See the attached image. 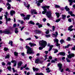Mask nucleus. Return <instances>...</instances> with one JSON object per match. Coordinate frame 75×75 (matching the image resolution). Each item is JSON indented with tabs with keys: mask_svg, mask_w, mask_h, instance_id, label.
<instances>
[{
	"mask_svg": "<svg viewBox=\"0 0 75 75\" xmlns=\"http://www.w3.org/2000/svg\"><path fill=\"white\" fill-rule=\"evenodd\" d=\"M66 60L67 61V62H71V61L69 60L68 58H66Z\"/></svg>",
	"mask_w": 75,
	"mask_h": 75,
	"instance_id": "36",
	"label": "nucleus"
},
{
	"mask_svg": "<svg viewBox=\"0 0 75 75\" xmlns=\"http://www.w3.org/2000/svg\"><path fill=\"white\" fill-rule=\"evenodd\" d=\"M61 21V19H57L56 20L55 22H56V23H58V22H59V21Z\"/></svg>",
	"mask_w": 75,
	"mask_h": 75,
	"instance_id": "39",
	"label": "nucleus"
},
{
	"mask_svg": "<svg viewBox=\"0 0 75 75\" xmlns=\"http://www.w3.org/2000/svg\"><path fill=\"white\" fill-rule=\"evenodd\" d=\"M10 20H11V19H6V23H7V21H10Z\"/></svg>",
	"mask_w": 75,
	"mask_h": 75,
	"instance_id": "49",
	"label": "nucleus"
},
{
	"mask_svg": "<svg viewBox=\"0 0 75 75\" xmlns=\"http://www.w3.org/2000/svg\"><path fill=\"white\" fill-rule=\"evenodd\" d=\"M50 7V6L46 5L42 6V8L44 10V11H42V14H45L46 13V16L49 18H50L52 17V16L51 15L52 13H51V12L50 11H47V9H49Z\"/></svg>",
	"mask_w": 75,
	"mask_h": 75,
	"instance_id": "1",
	"label": "nucleus"
},
{
	"mask_svg": "<svg viewBox=\"0 0 75 75\" xmlns=\"http://www.w3.org/2000/svg\"><path fill=\"white\" fill-rule=\"evenodd\" d=\"M7 68L9 71H11V67H8Z\"/></svg>",
	"mask_w": 75,
	"mask_h": 75,
	"instance_id": "38",
	"label": "nucleus"
},
{
	"mask_svg": "<svg viewBox=\"0 0 75 75\" xmlns=\"http://www.w3.org/2000/svg\"><path fill=\"white\" fill-rule=\"evenodd\" d=\"M29 45H30L31 47H34V46H36V44H35L32 43L31 42H30L29 43Z\"/></svg>",
	"mask_w": 75,
	"mask_h": 75,
	"instance_id": "17",
	"label": "nucleus"
},
{
	"mask_svg": "<svg viewBox=\"0 0 75 75\" xmlns=\"http://www.w3.org/2000/svg\"><path fill=\"white\" fill-rule=\"evenodd\" d=\"M11 65V62H8L7 64H6V65Z\"/></svg>",
	"mask_w": 75,
	"mask_h": 75,
	"instance_id": "46",
	"label": "nucleus"
},
{
	"mask_svg": "<svg viewBox=\"0 0 75 75\" xmlns=\"http://www.w3.org/2000/svg\"><path fill=\"white\" fill-rule=\"evenodd\" d=\"M1 33H4V34H11V33H10V31L9 30H6L4 31H2V30H0V34Z\"/></svg>",
	"mask_w": 75,
	"mask_h": 75,
	"instance_id": "4",
	"label": "nucleus"
},
{
	"mask_svg": "<svg viewBox=\"0 0 75 75\" xmlns=\"http://www.w3.org/2000/svg\"><path fill=\"white\" fill-rule=\"evenodd\" d=\"M2 65H3V66H4V65H6V64L5 63H4V62H2Z\"/></svg>",
	"mask_w": 75,
	"mask_h": 75,
	"instance_id": "52",
	"label": "nucleus"
},
{
	"mask_svg": "<svg viewBox=\"0 0 75 75\" xmlns=\"http://www.w3.org/2000/svg\"><path fill=\"white\" fill-rule=\"evenodd\" d=\"M25 48L26 49H28L27 51V54H34V52L33 51L31 48L30 47L27 46H26Z\"/></svg>",
	"mask_w": 75,
	"mask_h": 75,
	"instance_id": "3",
	"label": "nucleus"
},
{
	"mask_svg": "<svg viewBox=\"0 0 75 75\" xmlns=\"http://www.w3.org/2000/svg\"><path fill=\"white\" fill-rule=\"evenodd\" d=\"M55 26H53L52 29L53 31H55Z\"/></svg>",
	"mask_w": 75,
	"mask_h": 75,
	"instance_id": "44",
	"label": "nucleus"
},
{
	"mask_svg": "<svg viewBox=\"0 0 75 75\" xmlns=\"http://www.w3.org/2000/svg\"><path fill=\"white\" fill-rule=\"evenodd\" d=\"M12 70L13 72H16V70H15V69L14 68H12Z\"/></svg>",
	"mask_w": 75,
	"mask_h": 75,
	"instance_id": "56",
	"label": "nucleus"
},
{
	"mask_svg": "<svg viewBox=\"0 0 75 75\" xmlns=\"http://www.w3.org/2000/svg\"><path fill=\"white\" fill-rule=\"evenodd\" d=\"M11 62L13 63V67H16L17 65V62L16 60H12L11 61Z\"/></svg>",
	"mask_w": 75,
	"mask_h": 75,
	"instance_id": "12",
	"label": "nucleus"
},
{
	"mask_svg": "<svg viewBox=\"0 0 75 75\" xmlns=\"http://www.w3.org/2000/svg\"><path fill=\"white\" fill-rule=\"evenodd\" d=\"M22 64H23V62H20L18 63V65L19 66H21V65H22Z\"/></svg>",
	"mask_w": 75,
	"mask_h": 75,
	"instance_id": "29",
	"label": "nucleus"
},
{
	"mask_svg": "<svg viewBox=\"0 0 75 75\" xmlns=\"http://www.w3.org/2000/svg\"><path fill=\"white\" fill-rule=\"evenodd\" d=\"M35 33L36 34H42V32L39 30H35L34 31Z\"/></svg>",
	"mask_w": 75,
	"mask_h": 75,
	"instance_id": "8",
	"label": "nucleus"
},
{
	"mask_svg": "<svg viewBox=\"0 0 75 75\" xmlns=\"http://www.w3.org/2000/svg\"><path fill=\"white\" fill-rule=\"evenodd\" d=\"M9 55H7L5 57V59H6L7 58H9Z\"/></svg>",
	"mask_w": 75,
	"mask_h": 75,
	"instance_id": "43",
	"label": "nucleus"
},
{
	"mask_svg": "<svg viewBox=\"0 0 75 75\" xmlns=\"http://www.w3.org/2000/svg\"><path fill=\"white\" fill-rule=\"evenodd\" d=\"M44 1V0H39L38 1H37L36 3L37 4L38 6H40L41 3H42Z\"/></svg>",
	"mask_w": 75,
	"mask_h": 75,
	"instance_id": "6",
	"label": "nucleus"
},
{
	"mask_svg": "<svg viewBox=\"0 0 75 75\" xmlns=\"http://www.w3.org/2000/svg\"><path fill=\"white\" fill-rule=\"evenodd\" d=\"M54 46L53 45H52L50 46V48L49 50V51L50 52L52 50V47H53Z\"/></svg>",
	"mask_w": 75,
	"mask_h": 75,
	"instance_id": "24",
	"label": "nucleus"
},
{
	"mask_svg": "<svg viewBox=\"0 0 75 75\" xmlns=\"http://www.w3.org/2000/svg\"><path fill=\"white\" fill-rule=\"evenodd\" d=\"M35 75H43V74H42V73H36Z\"/></svg>",
	"mask_w": 75,
	"mask_h": 75,
	"instance_id": "33",
	"label": "nucleus"
},
{
	"mask_svg": "<svg viewBox=\"0 0 75 75\" xmlns=\"http://www.w3.org/2000/svg\"><path fill=\"white\" fill-rule=\"evenodd\" d=\"M57 66L59 68V70H61V69L62 68V64L61 63H59Z\"/></svg>",
	"mask_w": 75,
	"mask_h": 75,
	"instance_id": "14",
	"label": "nucleus"
},
{
	"mask_svg": "<svg viewBox=\"0 0 75 75\" xmlns=\"http://www.w3.org/2000/svg\"><path fill=\"white\" fill-rule=\"evenodd\" d=\"M33 69L34 71H38V70H39V69L37 68H35L34 67L33 68Z\"/></svg>",
	"mask_w": 75,
	"mask_h": 75,
	"instance_id": "21",
	"label": "nucleus"
},
{
	"mask_svg": "<svg viewBox=\"0 0 75 75\" xmlns=\"http://www.w3.org/2000/svg\"><path fill=\"white\" fill-rule=\"evenodd\" d=\"M16 26H17V24H16V23H14L13 24V27L14 28H15L16 27Z\"/></svg>",
	"mask_w": 75,
	"mask_h": 75,
	"instance_id": "48",
	"label": "nucleus"
},
{
	"mask_svg": "<svg viewBox=\"0 0 75 75\" xmlns=\"http://www.w3.org/2000/svg\"><path fill=\"white\" fill-rule=\"evenodd\" d=\"M58 51V50H57V49L55 50V51L54 52V53H57V52Z\"/></svg>",
	"mask_w": 75,
	"mask_h": 75,
	"instance_id": "53",
	"label": "nucleus"
},
{
	"mask_svg": "<svg viewBox=\"0 0 75 75\" xmlns=\"http://www.w3.org/2000/svg\"><path fill=\"white\" fill-rule=\"evenodd\" d=\"M70 46V44H69L67 45L65 47V48H69V47Z\"/></svg>",
	"mask_w": 75,
	"mask_h": 75,
	"instance_id": "35",
	"label": "nucleus"
},
{
	"mask_svg": "<svg viewBox=\"0 0 75 75\" xmlns=\"http://www.w3.org/2000/svg\"><path fill=\"white\" fill-rule=\"evenodd\" d=\"M60 71L61 72H63L64 71V69H61Z\"/></svg>",
	"mask_w": 75,
	"mask_h": 75,
	"instance_id": "59",
	"label": "nucleus"
},
{
	"mask_svg": "<svg viewBox=\"0 0 75 75\" xmlns=\"http://www.w3.org/2000/svg\"><path fill=\"white\" fill-rule=\"evenodd\" d=\"M60 42L61 44H63V42H65V41H64V40L63 39H62L60 41Z\"/></svg>",
	"mask_w": 75,
	"mask_h": 75,
	"instance_id": "22",
	"label": "nucleus"
},
{
	"mask_svg": "<svg viewBox=\"0 0 75 75\" xmlns=\"http://www.w3.org/2000/svg\"><path fill=\"white\" fill-rule=\"evenodd\" d=\"M47 42L46 41H44L43 40H41L40 41V45L42 46L43 47H39V50H42L44 48H45V46L47 45Z\"/></svg>",
	"mask_w": 75,
	"mask_h": 75,
	"instance_id": "2",
	"label": "nucleus"
},
{
	"mask_svg": "<svg viewBox=\"0 0 75 75\" xmlns=\"http://www.w3.org/2000/svg\"><path fill=\"white\" fill-rule=\"evenodd\" d=\"M66 40L67 41H71V38L70 37H68Z\"/></svg>",
	"mask_w": 75,
	"mask_h": 75,
	"instance_id": "32",
	"label": "nucleus"
},
{
	"mask_svg": "<svg viewBox=\"0 0 75 75\" xmlns=\"http://www.w3.org/2000/svg\"><path fill=\"white\" fill-rule=\"evenodd\" d=\"M30 23V24H33V25H34L35 24V23H34L33 21H31L29 22V23Z\"/></svg>",
	"mask_w": 75,
	"mask_h": 75,
	"instance_id": "31",
	"label": "nucleus"
},
{
	"mask_svg": "<svg viewBox=\"0 0 75 75\" xmlns=\"http://www.w3.org/2000/svg\"><path fill=\"white\" fill-rule=\"evenodd\" d=\"M20 15H21V17H23V18H24V17H25V15L23 13L21 14H20Z\"/></svg>",
	"mask_w": 75,
	"mask_h": 75,
	"instance_id": "30",
	"label": "nucleus"
},
{
	"mask_svg": "<svg viewBox=\"0 0 75 75\" xmlns=\"http://www.w3.org/2000/svg\"><path fill=\"white\" fill-rule=\"evenodd\" d=\"M55 7L56 8H60V6H58V5H55Z\"/></svg>",
	"mask_w": 75,
	"mask_h": 75,
	"instance_id": "41",
	"label": "nucleus"
},
{
	"mask_svg": "<svg viewBox=\"0 0 75 75\" xmlns=\"http://www.w3.org/2000/svg\"><path fill=\"white\" fill-rule=\"evenodd\" d=\"M14 54L15 56H17L18 55V53L15 52L14 53Z\"/></svg>",
	"mask_w": 75,
	"mask_h": 75,
	"instance_id": "42",
	"label": "nucleus"
},
{
	"mask_svg": "<svg viewBox=\"0 0 75 75\" xmlns=\"http://www.w3.org/2000/svg\"><path fill=\"white\" fill-rule=\"evenodd\" d=\"M15 13H16V12H15V11L13 10H12L10 12V15L12 16H13L14 15V14H15Z\"/></svg>",
	"mask_w": 75,
	"mask_h": 75,
	"instance_id": "13",
	"label": "nucleus"
},
{
	"mask_svg": "<svg viewBox=\"0 0 75 75\" xmlns=\"http://www.w3.org/2000/svg\"><path fill=\"white\" fill-rule=\"evenodd\" d=\"M11 44V46H12V47H13V41L10 40L8 44Z\"/></svg>",
	"mask_w": 75,
	"mask_h": 75,
	"instance_id": "28",
	"label": "nucleus"
},
{
	"mask_svg": "<svg viewBox=\"0 0 75 75\" xmlns=\"http://www.w3.org/2000/svg\"><path fill=\"white\" fill-rule=\"evenodd\" d=\"M74 54H69L68 55H67V57L69 58H71L72 57H74Z\"/></svg>",
	"mask_w": 75,
	"mask_h": 75,
	"instance_id": "11",
	"label": "nucleus"
},
{
	"mask_svg": "<svg viewBox=\"0 0 75 75\" xmlns=\"http://www.w3.org/2000/svg\"><path fill=\"white\" fill-rule=\"evenodd\" d=\"M54 42L56 43V45L57 47H59L60 45L58 43V40L57 39H55L54 40Z\"/></svg>",
	"mask_w": 75,
	"mask_h": 75,
	"instance_id": "7",
	"label": "nucleus"
},
{
	"mask_svg": "<svg viewBox=\"0 0 75 75\" xmlns=\"http://www.w3.org/2000/svg\"><path fill=\"white\" fill-rule=\"evenodd\" d=\"M45 33L47 34H49V30H47L45 32Z\"/></svg>",
	"mask_w": 75,
	"mask_h": 75,
	"instance_id": "45",
	"label": "nucleus"
},
{
	"mask_svg": "<svg viewBox=\"0 0 75 75\" xmlns=\"http://www.w3.org/2000/svg\"><path fill=\"white\" fill-rule=\"evenodd\" d=\"M11 8V6H8L7 7V9L8 10H10Z\"/></svg>",
	"mask_w": 75,
	"mask_h": 75,
	"instance_id": "50",
	"label": "nucleus"
},
{
	"mask_svg": "<svg viewBox=\"0 0 75 75\" xmlns=\"http://www.w3.org/2000/svg\"><path fill=\"white\" fill-rule=\"evenodd\" d=\"M26 7H27L28 8H29L30 7V4H28V6H26Z\"/></svg>",
	"mask_w": 75,
	"mask_h": 75,
	"instance_id": "57",
	"label": "nucleus"
},
{
	"mask_svg": "<svg viewBox=\"0 0 75 75\" xmlns=\"http://www.w3.org/2000/svg\"><path fill=\"white\" fill-rule=\"evenodd\" d=\"M31 40V38H27V39H26V41H27V40Z\"/></svg>",
	"mask_w": 75,
	"mask_h": 75,
	"instance_id": "51",
	"label": "nucleus"
},
{
	"mask_svg": "<svg viewBox=\"0 0 75 75\" xmlns=\"http://www.w3.org/2000/svg\"><path fill=\"white\" fill-rule=\"evenodd\" d=\"M62 60H64V59H65V57H63L62 58Z\"/></svg>",
	"mask_w": 75,
	"mask_h": 75,
	"instance_id": "61",
	"label": "nucleus"
},
{
	"mask_svg": "<svg viewBox=\"0 0 75 75\" xmlns=\"http://www.w3.org/2000/svg\"><path fill=\"white\" fill-rule=\"evenodd\" d=\"M27 66V64H25V66L23 67H22L21 68V70H23L24 68H25Z\"/></svg>",
	"mask_w": 75,
	"mask_h": 75,
	"instance_id": "23",
	"label": "nucleus"
},
{
	"mask_svg": "<svg viewBox=\"0 0 75 75\" xmlns=\"http://www.w3.org/2000/svg\"><path fill=\"white\" fill-rule=\"evenodd\" d=\"M38 27L39 28H41V27H42V24H40Z\"/></svg>",
	"mask_w": 75,
	"mask_h": 75,
	"instance_id": "47",
	"label": "nucleus"
},
{
	"mask_svg": "<svg viewBox=\"0 0 75 75\" xmlns=\"http://www.w3.org/2000/svg\"><path fill=\"white\" fill-rule=\"evenodd\" d=\"M4 50L5 51H8V50H8V48H7L6 47H5L4 48Z\"/></svg>",
	"mask_w": 75,
	"mask_h": 75,
	"instance_id": "34",
	"label": "nucleus"
},
{
	"mask_svg": "<svg viewBox=\"0 0 75 75\" xmlns=\"http://www.w3.org/2000/svg\"><path fill=\"white\" fill-rule=\"evenodd\" d=\"M37 11L35 9H32L31 10V14H37V12H36Z\"/></svg>",
	"mask_w": 75,
	"mask_h": 75,
	"instance_id": "9",
	"label": "nucleus"
},
{
	"mask_svg": "<svg viewBox=\"0 0 75 75\" xmlns=\"http://www.w3.org/2000/svg\"><path fill=\"white\" fill-rule=\"evenodd\" d=\"M71 16H72V17H75V14H72L71 15Z\"/></svg>",
	"mask_w": 75,
	"mask_h": 75,
	"instance_id": "63",
	"label": "nucleus"
},
{
	"mask_svg": "<svg viewBox=\"0 0 75 75\" xmlns=\"http://www.w3.org/2000/svg\"><path fill=\"white\" fill-rule=\"evenodd\" d=\"M43 61H39V64H42Z\"/></svg>",
	"mask_w": 75,
	"mask_h": 75,
	"instance_id": "58",
	"label": "nucleus"
},
{
	"mask_svg": "<svg viewBox=\"0 0 75 75\" xmlns=\"http://www.w3.org/2000/svg\"><path fill=\"white\" fill-rule=\"evenodd\" d=\"M55 14H56L57 18L59 17V13H56Z\"/></svg>",
	"mask_w": 75,
	"mask_h": 75,
	"instance_id": "26",
	"label": "nucleus"
},
{
	"mask_svg": "<svg viewBox=\"0 0 75 75\" xmlns=\"http://www.w3.org/2000/svg\"><path fill=\"white\" fill-rule=\"evenodd\" d=\"M64 9L66 10V11H68L69 13L70 14V15H71V14H73V12L72 11H69L70 9L69 8H68V6H66L64 8Z\"/></svg>",
	"mask_w": 75,
	"mask_h": 75,
	"instance_id": "5",
	"label": "nucleus"
},
{
	"mask_svg": "<svg viewBox=\"0 0 75 75\" xmlns=\"http://www.w3.org/2000/svg\"><path fill=\"white\" fill-rule=\"evenodd\" d=\"M30 17H31L30 15H27L25 17L23 18V19H30Z\"/></svg>",
	"mask_w": 75,
	"mask_h": 75,
	"instance_id": "15",
	"label": "nucleus"
},
{
	"mask_svg": "<svg viewBox=\"0 0 75 75\" xmlns=\"http://www.w3.org/2000/svg\"><path fill=\"white\" fill-rule=\"evenodd\" d=\"M15 33L16 34H17V33H18V30H15Z\"/></svg>",
	"mask_w": 75,
	"mask_h": 75,
	"instance_id": "54",
	"label": "nucleus"
},
{
	"mask_svg": "<svg viewBox=\"0 0 75 75\" xmlns=\"http://www.w3.org/2000/svg\"><path fill=\"white\" fill-rule=\"evenodd\" d=\"M5 16V18L6 19H11L10 18H8L7 17V16L8 15H4Z\"/></svg>",
	"mask_w": 75,
	"mask_h": 75,
	"instance_id": "37",
	"label": "nucleus"
},
{
	"mask_svg": "<svg viewBox=\"0 0 75 75\" xmlns=\"http://www.w3.org/2000/svg\"><path fill=\"white\" fill-rule=\"evenodd\" d=\"M59 55L65 56V53L64 52H60L58 54V55Z\"/></svg>",
	"mask_w": 75,
	"mask_h": 75,
	"instance_id": "18",
	"label": "nucleus"
},
{
	"mask_svg": "<svg viewBox=\"0 0 75 75\" xmlns=\"http://www.w3.org/2000/svg\"><path fill=\"white\" fill-rule=\"evenodd\" d=\"M69 1L70 3L69 5L70 6H72V3H75V0H69Z\"/></svg>",
	"mask_w": 75,
	"mask_h": 75,
	"instance_id": "10",
	"label": "nucleus"
},
{
	"mask_svg": "<svg viewBox=\"0 0 75 75\" xmlns=\"http://www.w3.org/2000/svg\"><path fill=\"white\" fill-rule=\"evenodd\" d=\"M55 33L56 34H52L53 35H54V36H55V37H57V35H58V32H56Z\"/></svg>",
	"mask_w": 75,
	"mask_h": 75,
	"instance_id": "27",
	"label": "nucleus"
},
{
	"mask_svg": "<svg viewBox=\"0 0 75 75\" xmlns=\"http://www.w3.org/2000/svg\"><path fill=\"white\" fill-rule=\"evenodd\" d=\"M23 3H24V6H25V7H26V6H26L27 4H26V3H25V2H23Z\"/></svg>",
	"mask_w": 75,
	"mask_h": 75,
	"instance_id": "62",
	"label": "nucleus"
},
{
	"mask_svg": "<svg viewBox=\"0 0 75 75\" xmlns=\"http://www.w3.org/2000/svg\"><path fill=\"white\" fill-rule=\"evenodd\" d=\"M34 37H35L36 39H38V37H37L35 35H34Z\"/></svg>",
	"mask_w": 75,
	"mask_h": 75,
	"instance_id": "60",
	"label": "nucleus"
},
{
	"mask_svg": "<svg viewBox=\"0 0 75 75\" xmlns=\"http://www.w3.org/2000/svg\"><path fill=\"white\" fill-rule=\"evenodd\" d=\"M46 70L47 71V73H49L51 72V70H50V68L49 67H47L46 69Z\"/></svg>",
	"mask_w": 75,
	"mask_h": 75,
	"instance_id": "20",
	"label": "nucleus"
},
{
	"mask_svg": "<svg viewBox=\"0 0 75 75\" xmlns=\"http://www.w3.org/2000/svg\"><path fill=\"white\" fill-rule=\"evenodd\" d=\"M45 36L47 38H49V37H50L51 36V35H46Z\"/></svg>",
	"mask_w": 75,
	"mask_h": 75,
	"instance_id": "40",
	"label": "nucleus"
},
{
	"mask_svg": "<svg viewBox=\"0 0 75 75\" xmlns=\"http://www.w3.org/2000/svg\"><path fill=\"white\" fill-rule=\"evenodd\" d=\"M73 27V25H72L70 26L68 28V30L70 31H72L73 30V29H72Z\"/></svg>",
	"mask_w": 75,
	"mask_h": 75,
	"instance_id": "16",
	"label": "nucleus"
},
{
	"mask_svg": "<svg viewBox=\"0 0 75 75\" xmlns=\"http://www.w3.org/2000/svg\"><path fill=\"white\" fill-rule=\"evenodd\" d=\"M6 6H11V5H10V4H9V3H7L6 4Z\"/></svg>",
	"mask_w": 75,
	"mask_h": 75,
	"instance_id": "55",
	"label": "nucleus"
},
{
	"mask_svg": "<svg viewBox=\"0 0 75 75\" xmlns=\"http://www.w3.org/2000/svg\"><path fill=\"white\" fill-rule=\"evenodd\" d=\"M51 62V63H54V62H55V61L54 60H52Z\"/></svg>",
	"mask_w": 75,
	"mask_h": 75,
	"instance_id": "64",
	"label": "nucleus"
},
{
	"mask_svg": "<svg viewBox=\"0 0 75 75\" xmlns=\"http://www.w3.org/2000/svg\"><path fill=\"white\" fill-rule=\"evenodd\" d=\"M40 59H38L35 60V62L36 64H40Z\"/></svg>",
	"mask_w": 75,
	"mask_h": 75,
	"instance_id": "19",
	"label": "nucleus"
},
{
	"mask_svg": "<svg viewBox=\"0 0 75 75\" xmlns=\"http://www.w3.org/2000/svg\"><path fill=\"white\" fill-rule=\"evenodd\" d=\"M62 18L63 19H65L66 18V15H62Z\"/></svg>",
	"mask_w": 75,
	"mask_h": 75,
	"instance_id": "25",
	"label": "nucleus"
}]
</instances>
